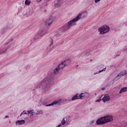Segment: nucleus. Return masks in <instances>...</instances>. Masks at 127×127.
Returning <instances> with one entry per match:
<instances>
[{"label": "nucleus", "mask_w": 127, "mask_h": 127, "mask_svg": "<svg viewBox=\"0 0 127 127\" xmlns=\"http://www.w3.org/2000/svg\"><path fill=\"white\" fill-rule=\"evenodd\" d=\"M45 12H46V10H45Z\"/></svg>", "instance_id": "4c0bfd02"}, {"label": "nucleus", "mask_w": 127, "mask_h": 127, "mask_svg": "<svg viewBox=\"0 0 127 127\" xmlns=\"http://www.w3.org/2000/svg\"><path fill=\"white\" fill-rule=\"evenodd\" d=\"M39 37V35H36L35 36V37H34V38H33L34 41H35V40H37V39H38V38Z\"/></svg>", "instance_id": "393cba45"}, {"label": "nucleus", "mask_w": 127, "mask_h": 127, "mask_svg": "<svg viewBox=\"0 0 127 127\" xmlns=\"http://www.w3.org/2000/svg\"><path fill=\"white\" fill-rule=\"evenodd\" d=\"M46 32H47V30L45 28H43L39 31V35H40V36H43L44 34L46 33Z\"/></svg>", "instance_id": "9d476101"}, {"label": "nucleus", "mask_w": 127, "mask_h": 127, "mask_svg": "<svg viewBox=\"0 0 127 127\" xmlns=\"http://www.w3.org/2000/svg\"><path fill=\"white\" fill-rule=\"evenodd\" d=\"M86 127H90V126L89 125H87V126H86Z\"/></svg>", "instance_id": "72a5a7b5"}, {"label": "nucleus", "mask_w": 127, "mask_h": 127, "mask_svg": "<svg viewBox=\"0 0 127 127\" xmlns=\"http://www.w3.org/2000/svg\"><path fill=\"white\" fill-rule=\"evenodd\" d=\"M61 102V100L55 101V102H53L52 103L46 105V107H50L51 106H54V105H56L57 104H60V103Z\"/></svg>", "instance_id": "9b49d317"}, {"label": "nucleus", "mask_w": 127, "mask_h": 127, "mask_svg": "<svg viewBox=\"0 0 127 127\" xmlns=\"http://www.w3.org/2000/svg\"><path fill=\"white\" fill-rule=\"evenodd\" d=\"M90 61H92V60H90Z\"/></svg>", "instance_id": "58836bf2"}, {"label": "nucleus", "mask_w": 127, "mask_h": 127, "mask_svg": "<svg viewBox=\"0 0 127 127\" xmlns=\"http://www.w3.org/2000/svg\"><path fill=\"white\" fill-rule=\"evenodd\" d=\"M7 49H8V48H6L5 50V51H3L2 52H0V55L1 54H2V53H5V51H7Z\"/></svg>", "instance_id": "cd10ccee"}, {"label": "nucleus", "mask_w": 127, "mask_h": 127, "mask_svg": "<svg viewBox=\"0 0 127 127\" xmlns=\"http://www.w3.org/2000/svg\"><path fill=\"white\" fill-rule=\"evenodd\" d=\"M82 16V13H80L75 18H73L72 20L68 21L67 25H64V30H67V29H69L72 26L76 25L77 24V21L81 19V17Z\"/></svg>", "instance_id": "f257e3e1"}, {"label": "nucleus", "mask_w": 127, "mask_h": 127, "mask_svg": "<svg viewBox=\"0 0 127 127\" xmlns=\"http://www.w3.org/2000/svg\"><path fill=\"white\" fill-rule=\"evenodd\" d=\"M89 125L90 126V127H94V126H96V123H95V121L92 120L90 122H89Z\"/></svg>", "instance_id": "6ab92c4d"}, {"label": "nucleus", "mask_w": 127, "mask_h": 127, "mask_svg": "<svg viewBox=\"0 0 127 127\" xmlns=\"http://www.w3.org/2000/svg\"><path fill=\"white\" fill-rule=\"evenodd\" d=\"M100 34H105L110 31V27L107 25H104L98 29Z\"/></svg>", "instance_id": "7ed1b4c3"}, {"label": "nucleus", "mask_w": 127, "mask_h": 127, "mask_svg": "<svg viewBox=\"0 0 127 127\" xmlns=\"http://www.w3.org/2000/svg\"><path fill=\"white\" fill-rule=\"evenodd\" d=\"M27 112L28 113V114H31V116H33V115H34V112H32V110L28 111Z\"/></svg>", "instance_id": "b1692460"}, {"label": "nucleus", "mask_w": 127, "mask_h": 127, "mask_svg": "<svg viewBox=\"0 0 127 127\" xmlns=\"http://www.w3.org/2000/svg\"><path fill=\"white\" fill-rule=\"evenodd\" d=\"M63 34V31L62 30H60L58 32H57L55 35L56 37H59L60 35Z\"/></svg>", "instance_id": "ddd939ff"}, {"label": "nucleus", "mask_w": 127, "mask_h": 127, "mask_svg": "<svg viewBox=\"0 0 127 127\" xmlns=\"http://www.w3.org/2000/svg\"><path fill=\"white\" fill-rule=\"evenodd\" d=\"M53 22V18L52 17H50L47 19L45 22V25H51Z\"/></svg>", "instance_id": "0eeeda50"}, {"label": "nucleus", "mask_w": 127, "mask_h": 127, "mask_svg": "<svg viewBox=\"0 0 127 127\" xmlns=\"http://www.w3.org/2000/svg\"><path fill=\"white\" fill-rule=\"evenodd\" d=\"M125 92H127V87H123L120 91V94L125 93Z\"/></svg>", "instance_id": "f3484780"}, {"label": "nucleus", "mask_w": 127, "mask_h": 127, "mask_svg": "<svg viewBox=\"0 0 127 127\" xmlns=\"http://www.w3.org/2000/svg\"><path fill=\"white\" fill-rule=\"evenodd\" d=\"M103 118L105 122V124H107V123H110V122L113 121V117L111 116H104L103 117Z\"/></svg>", "instance_id": "423d86ee"}, {"label": "nucleus", "mask_w": 127, "mask_h": 127, "mask_svg": "<svg viewBox=\"0 0 127 127\" xmlns=\"http://www.w3.org/2000/svg\"><path fill=\"white\" fill-rule=\"evenodd\" d=\"M22 115H27V113H26V111L25 110L20 114V116L21 117Z\"/></svg>", "instance_id": "bb28decb"}, {"label": "nucleus", "mask_w": 127, "mask_h": 127, "mask_svg": "<svg viewBox=\"0 0 127 127\" xmlns=\"http://www.w3.org/2000/svg\"><path fill=\"white\" fill-rule=\"evenodd\" d=\"M71 63V59H67L64 61V67L68 66Z\"/></svg>", "instance_id": "f8f14e48"}, {"label": "nucleus", "mask_w": 127, "mask_h": 127, "mask_svg": "<svg viewBox=\"0 0 127 127\" xmlns=\"http://www.w3.org/2000/svg\"><path fill=\"white\" fill-rule=\"evenodd\" d=\"M117 56H120V55H117Z\"/></svg>", "instance_id": "f704fd0d"}, {"label": "nucleus", "mask_w": 127, "mask_h": 127, "mask_svg": "<svg viewBox=\"0 0 127 127\" xmlns=\"http://www.w3.org/2000/svg\"><path fill=\"white\" fill-rule=\"evenodd\" d=\"M51 44H50V49L53 48V39H51L50 40Z\"/></svg>", "instance_id": "4be33fe9"}, {"label": "nucleus", "mask_w": 127, "mask_h": 127, "mask_svg": "<svg viewBox=\"0 0 127 127\" xmlns=\"http://www.w3.org/2000/svg\"><path fill=\"white\" fill-rule=\"evenodd\" d=\"M13 39L11 40L10 41H12Z\"/></svg>", "instance_id": "c9c22d12"}, {"label": "nucleus", "mask_w": 127, "mask_h": 127, "mask_svg": "<svg viewBox=\"0 0 127 127\" xmlns=\"http://www.w3.org/2000/svg\"><path fill=\"white\" fill-rule=\"evenodd\" d=\"M111 100V97L109 94H105L104 97L102 98V101L103 103H106V102H109Z\"/></svg>", "instance_id": "1a4fd4ad"}, {"label": "nucleus", "mask_w": 127, "mask_h": 127, "mask_svg": "<svg viewBox=\"0 0 127 127\" xmlns=\"http://www.w3.org/2000/svg\"><path fill=\"white\" fill-rule=\"evenodd\" d=\"M127 70H124L121 71L120 73H119L118 75L114 78V81H118L119 79L120 78H122V76H125V75H127Z\"/></svg>", "instance_id": "20e7f679"}, {"label": "nucleus", "mask_w": 127, "mask_h": 127, "mask_svg": "<svg viewBox=\"0 0 127 127\" xmlns=\"http://www.w3.org/2000/svg\"><path fill=\"white\" fill-rule=\"evenodd\" d=\"M25 123V120H18L16 122V126H18L19 125H23Z\"/></svg>", "instance_id": "2eb2a0df"}, {"label": "nucleus", "mask_w": 127, "mask_h": 127, "mask_svg": "<svg viewBox=\"0 0 127 127\" xmlns=\"http://www.w3.org/2000/svg\"><path fill=\"white\" fill-rule=\"evenodd\" d=\"M33 13V12L32 11H29L28 13V15H31Z\"/></svg>", "instance_id": "c85d7f7f"}, {"label": "nucleus", "mask_w": 127, "mask_h": 127, "mask_svg": "<svg viewBox=\"0 0 127 127\" xmlns=\"http://www.w3.org/2000/svg\"><path fill=\"white\" fill-rule=\"evenodd\" d=\"M51 83V80L50 77H47L46 79H44L43 81H41L39 85L37 86V88H40L41 89H47L48 90L49 89V84Z\"/></svg>", "instance_id": "f03ea898"}, {"label": "nucleus", "mask_w": 127, "mask_h": 127, "mask_svg": "<svg viewBox=\"0 0 127 127\" xmlns=\"http://www.w3.org/2000/svg\"><path fill=\"white\" fill-rule=\"evenodd\" d=\"M58 67L60 70H63L64 68V62H62L61 64H59Z\"/></svg>", "instance_id": "dca6fc26"}, {"label": "nucleus", "mask_w": 127, "mask_h": 127, "mask_svg": "<svg viewBox=\"0 0 127 127\" xmlns=\"http://www.w3.org/2000/svg\"><path fill=\"white\" fill-rule=\"evenodd\" d=\"M5 118H9V117H8V116H6L5 117Z\"/></svg>", "instance_id": "2f4dec72"}, {"label": "nucleus", "mask_w": 127, "mask_h": 127, "mask_svg": "<svg viewBox=\"0 0 127 127\" xmlns=\"http://www.w3.org/2000/svg\"><path fill=\"white\" fill-rule=\"evenodd\" d=\"M75 100H80V97L78 93H77L72 97L71 101H75Z\"/></svg>", "instance_id": "4468645a"}, {"label": "nucleus", "mask_w": 127, "mask_h": 127, "mask_svg": "<svg viewBox=\"0 0 127 127\" xmlns=\"http://www.w3.org/2000/svg\"><path fill=\"white\" fill-rule=\"evenodd\" d=\"M105 124H106V122H105L104 117H101V118L98 119L96 121V125H97V126H101L102 125H105Z\"/></svg>", "instance_id": "39448f33"}, {"label": "nucleus", "mask_w": 127, "mask_h": 127, "mask_svg": "<svg viewBox=\"0 0 127 127\" xmlns=\"http://www.w3.org/2000/svg\"><path fill=\"white\" fill-rule=\"evenodd\" d=\"M101 0H95V3H98V2H99V1H100Z\"/></svg>", "instance_id": "7c9ffc66"}, {"label": "nucleus", "mask_w": 127, "mask_h": 127, "mask_svg": "<svg viewBox=\"0 0 127 127\" xmlns=\"http://www.w3.org/2000/svg\"><path fill=\"white\" fill-rule=\"evenodd\" d=\"M69 118H70L69 116L65 117L66 121L64 120V125H65V124H66V125H69Z\"/></svg>", "instance_id": "a211bd4d"}, {"label": "nucleus", "mask_w": 127, "mask_h": 127, "mask_svg": "<svg viewBox=\"0 0 127 127\" xmlns=\"http://www.w3.org/2000/svg\"><path fill=\"white\" fill-rule=\"evenodd\" d=\"M59 70H60L57 66V68H56V69H55L54 70V74H58L59 72Z\"/></svg>", "instance_id": "aec40b11"}, {"label": "nucleus", "mask_w": 127, "mask_h": 127, "mask_svg": "<svg viewBox=\"0 0 127 127\" xmlns=\"http://www.w3.org/2000/svg\"><path fill=\"white\" fill-rule=\"evenodd\" d=\"M102 91H104V90H105V88H102Z\"/></svg>", "instance_id": "473e14b6"}, {"label": "nucleus", "mask_w": 127, "mask_h": 127, "mask_svg": "<svg viewBox=\"0 0 127 127\" xmlns=\"http://www.w3.org/2000/svg\"><path fill=\"white\" fill-rule=\"evenodd\" d=\"M79 99H83V98H84V97H85L86 95H85V93H80V94H79Z\"/></svg>", "instance_id": "5701e85b"}, {"label": "nucleus", "mask_w": 127, "mask_h": 127, "mask_svg": "<svg viewBox=\"0 0 127 127\" xmlns=\"http://www.w3.org/2000/svg\"><path fill=\"white\" fill-rule=\"evenodd\" d=\"M102 97H103V95L100 96V98L99 99H98V100H96V103H98L99 102H101V101H102V100H103V99H102Z\"/></svg>", "instance_id": "a878e982"}, {"label": "nucleus", "mask_w": 127, "mask_h": 127, "mask_svg": "<svg viewBox=\"0 0 127 127\" xmlns=\"http://www.w3.org/2000/svg\"><path fill=\"white\" fill-rule=\"evenodd\" d=\"M103 71H106V67L104 68L102 70H100L99 73H101V72H103Z\"/></svg>", "instance_id": "c756f323"}, {"label": "nucleus", "mask_w": 127, "mask_h": 127, "mask_svg": "<svg viewBox=\"0 0 127 127\" xmlns=\"http://www.w3.org/2000/svg\"><path fill=\"white\" fill-rule=\"evenodd\" d=\"M64 1V0H59L57 2L55 3L54 5L56 8H57V7H60L62 4H63V2Z\"/></svg>", "instance_id": "6e6552de"}, {"label": "nucleus", "mask_w": 127, "mask_h": 127, "mask_svg": "<svg viewBox=\"0 0 127 127\" xmlns=\"http://www.w3.org/2000/svg\"><path fill=\"white\" fill-rule=\"evenodd\" d=\"M30 3H31V1H30V0H26L25 1V5H29Z\"/></svg>", "instance_id": "412c9836"}, {"label": "nucleus", "mask_w": 127, "mask_h": 127, "mask_svg": "<svg viewBox=\"0 0 127 127\" xmlns=\"http://www.w3.org/2000/svg\"><path fill=\"white\" fill-rule=\"evenodd\" d=\"M5 44H7V43H5Z\"/></svg>", "instance_id": "e433bc0d"}]
</instances>
